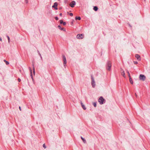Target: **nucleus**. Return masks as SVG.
I'll return each mask as SVG.
<instances>
[{
  "instance_id": "1",
  "label": "nucleus",
  "mask_w": 150,
  "mask_h": 150,
  "mask_svg": "<svg viewBox=\"0 0 150 150\" xmlns=\"http://www.w3.org/2000/svg\"><path fill=\"white\" fill-rule=\"evenodd\" d=\"M111 67V63L110 61L107 62L106 64V68L109 71H110Z\"/></svg>"
},
{
  "instance_id": "34",
  "label": "nucleus",
  "mask_w": 150,
  "mask_h": 150,
  "mask_svg": "<svg viewBox=\"0 0 150 150\" xmlns=\"http://www.w3.org/2000/svg\"><path fill=\"white\" fill-rule=\"evenodd\" d=\"M135 96L136 97H137V95L136 93H135Z\"/></svg>"
},
{
  "instance_id": "3",
  "label": "nucleus",
  "mask_w": 150,
  "mask_h": 150,
  "mask_svg": "<svg viewBox=\"0 0 150 150\" xmlns=\"http://www.w3.org/2000/svg\"><path fill=\"white\" fill-rule=\"evenodd\" d=\"M91 84L93 88L95 87L96 84L95 81L94 80V79L92 75L91 76Z\"/></svg>"
},
{
  "instance_id": "4",
  "label": "nucleus",
  "mask_w": 150,
  "mask_h": 150,
  "mask_svg": "<svg viewBox=\"0 0 150 150\" xmlns=\"http://www.w3.org/2000/svg\"><path fill=\"white\" fill-rule=\"evenodd\" d=\"M139 79L140 80L144 81L146 79V76L144 75L140 74L139 76Z\"/></svg>"
},
{
  "instance_id": "2",
  "label": "nucleus",
  "mask_w": 150,
  "mask_h": 150,
  "mask_svg": "<svg viewBox=\"0 0 150 150\" xmlns=\"http://www.w3.org/2000/svg\"><path fill=\"white\" fill-rule=\"evenodd\" d=\"M104 101L105 99L102 96L100 97L98 100V101L100 104H103Z\"/></svg>"
},
{
  "instance_id": "35",
  "label": "nucleus",
  "mask_w": 150,
  "mask_h": 150,
  "mask_svg": "<svg viewBox=\"0 0 150 150\" xmlns=\"http://www.w3.org/2000/svg\"><path fill=\"white\" fill-rule=\"evenodd\" d=\"M19 109L21 111V107L20 106L19 107Z\"/></svg>"
},
{
  "instance_id": "12",
  "label": "nucleus",
  "mask_w": 150,
  "mask_h": 150,
  "mask_svg": "<svg viewBox=\"0 0 150 150\" xmlns=\"http://www.w3.org/2000/svg\"><path fill=\"white\" fill-rule=\"evenodd\" d=\"M81 105L83 108L84 110H85L86 109V108L85 107V105H83V103L81 102Z\"/></svg>"
},
{
  "instance_id": "28",
  "label": "nucleus",
  "mask_w": 150,
  "mask_h": 150,
  "mask_svg": "<svg viewBox=\"0 0 150 150\" xmlns=\"http://www.w3.org/2000/svg\"><path fill=\"white\" fill-rule=\"evenodd\" d=\"M25 2L26 4H27L28 3V0H25Z\"/></svg>"
},
{
  "instance_id": "5",
  "label": "nucleus",
  "mask_w": 150,
  "mask_h": 150,
  "mask_svg": "<svg viewBox=\"0 0 150 150\" xmlns=\"http://www.w3.org/2000/svg\"><path fill=\"white\" fill-rule=\"evenodd\" d=\"M84 37V34H78L76 36V38L79 39H82Z\"/></svg>"
},
{
  "instance_id": "17",
  "label": "nucleus",
  "mask_w": 150,
  "mask_h": 150,
  "mask_svg": "<svg viewBox=\"0 0 150 150\" xmlns=\"http://www.w3.org/2000/svg\"><path fill=\"white\" fill-rule=\"evenodd\" d=\"M4 61L5 62L6 65H8L9 64V62L7 61H6V60H4Z\"/></svg>"
},
{
  "instance_id": "11",
  "label": "nucleus",
  "mask_w": 150,
  "mask_h": 150,
  "mask_svg": "<svg viewBox=\"0 0 150 150\" xmlns=\"http://www.w3.org/2000/svg\"><path fill=\"white\" fill-rule=\"evenodd\" d=\"M29 69L30 70V73H31L30 76H31V78L32 79V80H33V75L32 73V71L30 67H29Z\"/></svg>"
},
{
  "instance_id": "30",
  "label": "nucleus",
  "mask_w": 150,
  "mask_h": 150,
  "mask_svg": "<svg viewBox=\"0 0 150 150\" xmlns=\"http://www.w3.org/2000/svg\"><path fill=\"white\" fill-rule=\"evenodd\" d=\"M66 23L65 22H63V24L64 25H66Z\"/></svg>"
},
{
  "instance_id": "23",
  "label": "nucleus",
  "mask_w": 150,
  "mask_h": 150,
  "mask_svg": "<svg viewBox=\"0 0 150 150\" xmlns=\"http://www.w3.org/2000/svg\"><path fill=\"white\" fill-rule=\"evenodd\" d=\"M33 73L34 74H35V69L34 67H33Z\"/></svg>"
},
{
  "instance_id": "9",
  "label": "nucleus",
  "mask_w": 150,
  "mask_h": 150,
  "mask_svg": "<svg viewBox=\"0 0 150 150\" xmlns=\"http://www.w3.org/2000/svg\"><path fill=\"white\" fill-rule=\"evenodd\" d=\"M57 5H58V4L57 3L55 2L54 4V5L53 6H52V7L53 8H55V9L56 10H57L58 8L57 7Z\"/></svg>"
},
{
  "instance_id": "31",
  "label": "nucleus",
  "mask_w": 150,
  "mask_h": 150,
  "mask_svg": "<svg viewBox=\"0 0 150 150\" xmlns=\"http://www.w3.org/2000/svg\"><path fill=\"white\" fill-rule=\"evenodd\" d=\"M55 18L56 20H58L59 19L57 17H55Z\"/></svg>"
},
{
  "instance_id": "29",
  "label": "nucleus",
  "mask_w": 150,
  "mask_h": 150,
  "mask_svg": "<svg viewBox=\"0 0 150 150\" xmlns=\"http://www.w3.org/2000/svg\"><path fill=\"white\" fill-rule=\"evenodd\" d=\"M69 15L71 16H73V14L72 13H69Z\"/></svg>"
},
{
  "instance_id": "37",
  "label": "nucleus",
  "mask_w": 150,
  "mask_h": 150,
  "mask_svg": "<svg viewBox=\"0 0 150 150\" xmlns=\"http://www.w3.org/2000/svg\"><path fill=\"white\" fill-rule=\"evenodd\" d=\"M63 30H64V31H66V29H64H64H63Z\"/></svg>"
},
{
  "instance_id": "16",
  "label": "nucleus",
  "mask_w": 150,
  "mask_h": 150,
  "mask_svg": "<svg viewBox=\"0 0 150 150\" xmlns=\"http://www.w3.org/2000/svg\"><path fill=\"white\" fill-rule=\"evenodd\" d=\"M93 9L95 11H96L98 10V8L96 6H94L93 8Z\"/></svg>"
},
{
  "instance_id": "14",
  "label": "nucleus",
  "mask_w": 150,
  "mask_h": 150,
  "mask_svg": "<svg viewBox=\"0 0 150 150\" xmlns=\"http://www.w3.org/2000/svg\"><path fill=\"white\" fill-rule=\"evenodd\" d=\"M129 78V81H130V82L132 84H133V81H132V80L131 78V77H130Z\"/></svg>"
},
{
  "instance_id": "7",
  "label": "nucleus",
  "mask_w": 150,
  "mask_h": 150,
  "mask_svg": "<svg viewBox=\"0 0 150 150\" xmlns=\"http://www.w3.org/2000/svg\"><path fill=\"white\" fill-rule=\"evenodd\" d=\"M135 57L137 58L138 61H140L141 60V57L140 55L138 54H136L135 55Z\"/></svg>"
},
{
  "instance_id": "32",
  "label": "nucleus",
  "mask_w": 150,
  "mask_h": 150,
  "mask_svg": "<svg viewBox=\"0 0 150 150\" xmlns=\"http://www.w3.org/2000/svg\"><path fill=\"white\" fill-rule=\"evenodd\" d=\"M18 81L19 82L21 81V79L20 78H18Z\"/></svg>"
},
{
  "instance_id": "19",
  "label": "nucleus",
  "mask_w": 150,
  "mask_h": 150,
  "mask_svg": "<svg viewBox=\"0 0 150 150\" xmlns=\"http://www.w3.org/2000/svg\"><path fill=\"white\" fill-rule=\"evenodd\" d=\"M38 54H39V55H40L41 59H42V57L41 54H40V52H39V51L38 50Z\"/></svg>"
},
{
  "instance_id": "6",
  "label": "nucleus",
  "mask_w": 150,
  "mask_h": 150,
  "mask_svg": "<svg viewBox=\"0 0 150 150\" xmlns=\"http://www.w3.org/2000/svg\"><path fill=\"white\" fill-rule=\"evenodd\" d=\"M62 57H63V60L64 61V62H63L64 66L65 67L66 64H67L66 59V58L65 56L64 55H62Z\"/></svg>"
},
{
  "instance_id": "15",
  "label": "nucleus",
  "mask_w": 150,
  "mask_h": 150,
  "mask_svg": "<svg viewBox=\"0 0 150 150\" xmlns=\"http://www.w3.org/2000/svg\"><path fill=\"white\" fill-rule=\"evenodd\" d=\"M75 19H76V20H80L81 19V18L80 16H79V17L76 16L75 17Z\"/></svg>"
},
{
  "instance_id": "27",
  "label": "nucleus",
  "mask_w": 150,
  "mask_h": 150,
  "mask_svg": "<svg viewBox=\"0 0 150 150\" xmlns=\"http://www.w3.org/2000/svg\"><path fill=\"white\" fill-rule=\"evenodd\" d=\"M133 62L135 64H138V62L137 61H134Z\"/></svg>"
},
{
  "instance_id": "25",
  "label": "nucleus",
  "mask_w": 150,
  "mask_h": 150,
  "mask_svg": "<svg viewBox=\"0 0 150 150\" xmlns=\"http://www.w3.org/2000/svg\"><path fill=\"white\" fill-rule=\"evenodd\" d=\"M74 22V20H73L71 22V25H73Z\"/></svg>"
},
{
  "instance_id": "26",
  "label": "nucleus",
  "mask_w": 150,
  "mask_h": 150,
  "mask_svg": "<svg viewBox=\"0 0 150 150\" xmlns=\"http://www.w3.org/2000/svg\"><path fill=\"white\" fill-rule=\"evenodd\" d=\"M43 147L45 148V149L46 148V146H45V144H44L43 145Z\"/></svg>"
},
{
  "instance_id": "33",
  "label": "nucleus",
  "mask_w": 150,
  "mask_h": 150,
  "mask_svg": "<svg viewBox=\"0 0 150 150\" xmlns=\"http://www.w3.org/2000/svg\"><path fill=\"white\" fill-rule=\"evenodd\" d=\"M62 15V13H60L59 14V16H61Z\"/></svg>"
},
{
  "instance_id": "20",
  "label": "nucleus",
  "mask_w": 150,
  "mask_h": 150,
  "mask_svg": "<svg viewBox=\"0 0 150 150\" xmlns=\"http://www.w3.org/2000/svg\"><path fill=\"white\" fill-rule=\"evenodd\" d=\"M6 37L8 38V43H9L10 42V40L9 37L8 35H7Z\"/></svg>"
},
{
  "instance_id": "18",
  "label": "nucleus",
  "mask_w": 150,
  "mask_h": 150,
  "mask_svg": "<svg viewBox=\"0 0 150 150\" xmlns=\"http://www.w3.org/2000/svg\"><path fill=\"white\" fill-rule=\"evenodd\" d=\"M58 28L60 29L61 30H63L64 28H62L61 27V26L59 25H58Z\"/></svg>"
},
{
  "instance_id": "13",
  "label": "nucleus",
  "mask_w": 150,
  "mask_h": 150,
  "mask_svg": "<svg viewBox=\"0 0 150 150\" xmlns=\"http://www.w3.org/2000/svg\"><path fill=\"white\" fill-rule=\"evenodd\" d=\"M81 139L82 140L83 142L84 143H86V140L84 138H83L82 137H81Z\"/></svg>"
},
{
  "instance_id": "10",
  "label": "nucleus",
  "mask_w": 150,
  "mask_h": 150,
  "mask_svg": "<svg viewBox=\"0 0 150 150\" xmlns=\"http://www.w3.org/2000/svg\"><path fill=\"white\" fill-rule=\"evenodd\" d=\"M121 71H121V73L122 74L123 76L124 77H125V72L124 71V70H123L122 69H121Z\"/></svg>"
},
{
  "instance_id": "22",
  "label": "nucleus",
  "mask_w": 150,
  "mask_h": 150,
  "mask_svg": "<svg viewBox=\"0 0 150 150\" xmlns=\"http://www.w3.org/2000/svg\"><path fill=\"white\" fill-rule=\"evenodd\" d=\"M93 104L94 107H96V103H94Z\"/></svg>"
},
{
  "instance_id": "24",
  "label": "nucleus",
  "mask_w": 150,
  "mask_h": 150,
  "mask_svg": "<svg viewBox=\"0 0 150 150\" xmlns=\"http://www.w3.org/2000/svg\"><path fill=\"white\" fill-rule=\"evenodd\" d=\"M60 23L61 24H63V21L62 20H60L59 21Z\"/></svg>"
},
{
  "instance_id": "38",
  "label": "nucleus",
  "mask_w": 150,
  "mask_h": 150,
  "mask_svg": "<svg viewBox=\"0 0 150 150\" xmlns=\"http://www.w3.org/2000/svg\"><path fill=\"white\" fill-rule=\"evenodd\" d=\"M144 1H145L146 0H144Z\"/></svg>"
},
{
  "instance_id": "21",
  "label": "nucleus",
  "mask_w": 150,
  "mask_h": 150,
  "mask_svg": "<svg viewBox=\"0 0 150 150\" xmlns=\"http://www.w3.org/2000/svg\"><path fill=\"white\" fill-rule=\"evenodd\" d=\"M127 73L128 74V76L129 78H130V77H131L130 76V74L129 73V71H127Z\"/></svg>"
},
{
  "instance_id": "8",
  "label": "nucleus",
  "mask_w": 150,
  "mask_h": 150,
  "mask_svg": "<svg viewBox=\"0 0 150 150\" xmlns=\"http://www.w3.org/2000/svg\"><path fill=\"white\" fill-rule=\"evenodd\" d=\"M76 4V2L74 1H72L70 4V6L72 8L74 7Z\"/></svg>"
},
{
  "instance_id": "36",
  "label": "nucleus",
  "mask_w": 150,
  "mask_h": 150,
  "mask_svg": "<svg viewBox=\"0 0 150 150\" xmlns=\"http://www.w3.org/2000/svg\"><path fill=\"white\" fill-rule=\"evenodd\" d=\"M0 41H2V40L1 38L0 37Z\"/></svg>"
}]
</instances>
